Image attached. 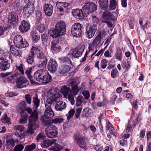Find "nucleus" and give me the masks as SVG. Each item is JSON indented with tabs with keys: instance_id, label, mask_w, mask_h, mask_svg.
Instances as JSON below:
<instances>
[{
	"instance_id": "obj_1",
	"label": "nucleus",
	"mask_w": 151,
	"mask_h": 151,
	"mask_svg": "<svg viewBox=\"0 0 151 151\" xmlns=\"http://www.w3.org/2000/svg\"><path fill=\"white\" fill-rule=\"evenodd\" d=\"M66 26L65 23L62 21L58 22L53 29L48 30V35L52 38L59 37L65 34L66 31Z\"/></svg>"
},
{
	"instance_id": "obj_2",
	"label": "nucleus",
	"mask_w": 151,
	"mask_h": 151,
	"mask_svg": "<svg viewBox=\"0 0 151 151\" xmlns=\"http://www.w3.org/2000/svg\"><path fill=\"white\" fill-rule=\"evenodd\" d=\"M38 112L37 109L33 111L32 114L28 116L29 127L27 129V132L30 134H33L34 130L38 127L37 123L38 119Z\"/></svg>"
},
{
	"instance_id": "obj_3",
	"label": "nucleus",
	"mask_w": 151,
	"mask_h": 151,
	"mask_svg": "<svg viewBox=\"0 0 151 151\" xmlns=\"http://www.w3.org/2000/svg\"><path fill=\"white\" fill-rule=\"evenodd\" d=\"M24 2L26 4L23 7L24 14H27L29 17L34 12L35 1L33 0H24Z\"/></svg>"
},
{
	"instance_id": "obj_4",
	"label": "nucleus",
	"mask_w": 151,
	"mask_h": 151,
	"mask_svg": "<svg viewBox=\"0 0 151 151\" xmlns=\"http://www.w3.org/2000/svg\"><path fill=\"white\" fill-rule=\"evenodd\" d=\"M14 43L15 46L19 49L28 47L29 44L27 41H23L22 37L19 35H17L14 37Z\"/></svg>"
},
{
	"instance_id": "obj_5",
	"label": "nucleus",
	"mask_w": 151,
	"mask_h": 151,
	"mask_svg": "<svg viewBox=\"0 0 151 151\" xmlns=\"http://www.w3.org/2000/svg\"><path fill=\"white\" fill-rule=\"evenodd\" d=\"M74 137V139L80 148L84 150V151H86L87 144L85 138L79 133L75 134Z\"/></svg>"
},
{
	"instance_id": "obj_6",
	"label": "nucleus",
	"mask_w": 151,
	"mask_h": 151,
	"mask_svg": "<svg viewBox=\"0 0 151 151\" xmlns=\"http://www.w3.org/2000/svg\"><path fill=\"white\" fill-rule=\"evenodd\" d=\"M81 24L79 23L73 24L71 26V32L73 36L75 37H80L82 32Z\"/></svg>"
},
{
	"instance_id": "obj_7",
	"label": "nucleus",
	"mask_w": 151,
	"mask_h": 151,
	"mask_svg": "<svg viewBox=\"0 0 151 151\" xmlns=\"http://www.w3.org/2000/svg\"><path fill=\"white\" fill-rule=\"evenodd\" d=\"M61 91L63 95L65 98H68L71 105H73L75 102L74 98L73 96L70 94L71 91L70 88L66 86H63L61 88Z\"/></svg>"
},
{
	"instance_id": "obj_8",
	"label": "nucleus",
	"mask_w": 151,
	"mask_h": 151,
	"mask_svg": "<svg viewBox=\"0 0 151 151\" xmlns=\"http://www.w3.org/2000/svg\"><path fill=\"white\" fill-rule=\"evenodd\" d=\"M8 19V24H10L14 27L17 25L19 22V19L16 13L14 11L10 12L9 14Z\"/></svg>"
},
{
	"instance_id": "obj_9",
	"label": "nucleus",
	"mask_w": 151,
	"mask_h": 151,
	"mask_svg": "<svg viewBox=\"0 0 151 151\" xmlns=\"http://www.w3.org/2000/svg\"><path fill=\"white\" fill-rule=\"evenodd\" d=\"M45 131L47 136L49 138H53L57 137L58 133V129L55 125L47 127Z\"/></svg>"
},
{
	"instance_id": "obj_10",
	"label": "nucleus",
	"mask_w": 151,
	"mask_h": 151,
	"mask_svg": "<svg viewBox=\"0 0 151 151\" xmlns=\"http://www.w3.org/2000/svg\"><path fill=\"white\" fill-rule=\"evenodd\" d=\"M83 12L86 15L92 13L97 9V6L94 3L88 2L83 6Z\"/></svg>"
},
{
	"instance_id": "obj_11",
	"label": "nucleus",
	"mask_w": 151,
	"mask_h": 151,
	"mask_svg": "<svg viewBox=\"0 0 151 151\" xmlns=\"http://www.w3.org/2000/svg\"><path fill=\"white\" fill-rule=\"evenodd\" d=\"M52 80V78L51 76L48 73H47L44 70L41 69L39 82L47 84L50 82Z\"/></svg>"
},
{
	"instance_id": "obj_12",
	"label": "nucleus",
	"mask_w": 151,
	"mask_h": 151,
	"mask_svg": "<svg viewBox=\"0 0 151 151\" xmlns=\"http://www.w3.org/2000/svg\"><path fill=\"white\" fill-rule=\"evenodd\" d=\"M86 30L87 37L91 39L94 36L97 30L96 25L95 24L87 25L86 27Z\"/></svg>"
},
{
	"instance_id": "obj_13",
	"label": "nucleus",
	"mask_w": 151,
	"mask_h": 151,
	"mask_svg": "<svg viewBox=\"0 0 151 151\" xmlns=\"http://www.w3.org/2000/svg\"><path fill=\"white\" fill-rule=\"evenodd\" d=\"M72 14L76 18L80 20H82L84 17H87V15L83 12V8L82 10L78 9H73Z\"/></svg>"
},
{
	"instance_id": "obj_14",
	"label": "nucleus",
	"mask_w": 151,
	"mask_h": 151,
	"mask_svg": "<svg viewBox=\"0 0 151 151\" xmlns=\"http://www.w3.org/2000/svg\"><path fill=\"white\" fill-rule=\"evenodd\" d=\"M30 27V24L29 22L24 20L22 21L19 26V29L21 32L24 33L29 29Z\"/></svg>"
},
{
	"instance_id": "obj_15",
	"label": "nucleus",
	"mask_w": 151,
	"mask_h": 151,
	"mask_svg": "<svg viewBox=\"0 0 151 151\" xmlns=\"http://www.w3.org/2000/svg\"><path fill=\"white\" fill-rule=\"evenodd\" d=\"M85 47L84 45L77 47L73 51L72 56L75 58H78L80 57L84 51Z\"/></svg>"
},
{
	"instance_id": "obj_16",
	"label": "nucleus",
	"mask_w": 151,
	"mask_h": 151,
	"mask_svg": "<svg viewBox=\"0 0 151 151\" xmlns=\"http://www.w3.org/2000/svg\"><path fill=\"white\" fill-rule=\"evenodd\" d=\"M58 64L55 60H50L48 62L47 68L48 70L52 73H54L57 69Z\"/></svg>"
},
{
	"instance_id": "obj_17",
	"label": "nucleus",
	"mask_w": 151,
	"mask_h": 151,
	"mask_svg": "<svg viewBox=\"0 0 151 151\" xmlns=\"http://www.w3.org/2000/svg\"><path fill=\"white\" fill-rule=\"evenodd\" d=\"M51 42V49L53 51H57L61 49L58 44L60 41V37H55Z\"/></svg>"
},
{
	"instance_id": "obj_18",
	"label": "nucleus",
	"mask_w": 151,
	"mask_h": 151,
	"mask_svg": "<svg viewBox=\"0 0 151 151\" xmlns=\"http://www.w3.org/2000/svg\"><path fill=\"white\" fill-rule=\"evenodd\" d=\"M32 51L35 53V54L36 55L37 58L39 60L47 58V57L45 55L44 53L41 51L40 49L38 47L32 46Z\"/></svg>"
},
{
	"instance_id": "obj_19",
	"label": "nucleus",
	"mask_w": 151,
	"mask_h": 151,
	"mask_svg": "<svg viewBox=\"0 0 151 151\" xmlns=\"http://www.w3.org/2000/svg\"><path fill=\"white\" fill-rule=\"evenodd\" d=\"M28 80L24 76H20L16 81V86L19 88H22L26 87V85L25 84L28 82Z\"/></svg>"
},
{
	"instance_id": "obj_20",
	"label": "nucleus",
	"mask_w": 151,
	"mask_h": 151,
	"mask_svg": "<svg viewBox=\"0 0 151 151\" xmlns=\"http://www.w3.org/2000/svg\"><path fill=\"white\" fill-rule=\"evenodd\" d=\"M56 5L60 12H63L66 11L68 7L69 6V4L68 3L58 1L56 3Z\"/></svg>"
},
{
	"instance_id": "obj_21",
	"label": "nucleus",
	"mask_w": 151,
	"mask_h": 151,
	"mask_svg": "<svg viewBox=\"0 0 151 151\" xmlns=\"http://www.w3.org/2000/svg\"><path fill=\"white\" fill-rule=\"evenodd\" d=\"M32 106L33 107L37 109L40 105V100L38 98V96L36 93H34L32 95Z\"/></svg>"
},
{
	"instance_id": "obj_22",
	"label": "nucleus",
	"mask_w": 151,
	"mask_h": 151,
	"mask_svg": "<svg viewBox=\"0 0 151 151\" xmlns=\"http://www.w3.org/2000/svg\"><path fill=\"white\" fill-rule=\"evenodd\" d=\"M44 11L45 14L48 16H50L53 12L52 5L50 4H45L44 5Z\"/></svg>"
},
{
	"instance_id": "obj_23",
	"label": "nucleus",
	"mask_w": 151,
	"mask_h": 151,
	"mask_svg": "<svg viewBox=\"0 0 151 151\" xmlns=\"http://www.w3.org/2000/svg\"><path fill=\"white\" fill-rule=\"evenodd\" d=\"M102 16L104 19L109 21H114L115 19L114 16L113 14L106 10L104 12Z\"/></svg>"
},
{
	"instance_id": "obj_24",
	"label": "nucleus",
	"mask_w": 151,
	"mask_h": 151,
	"mask_svg": "<svg viewBox=\"0 0 151 151\" xmlns=\"http://www.w3.org/2000/svg\"><path fill=\"white\" fill-rule=\"evenodd\" d=\"M40 119L42 124L47 127H50L52 124V119L50 118L41 116Z\"/></svg>"
},
{
	"instance_id": "obj_25",
	"label": "nucleus",
	"mask_w": 151,
	"mask_h": 151,
	"mask_svg": "<svg viewBox=\"0 0 151 151\" xmlns=\"http://www.w3.org/2000/svg\"><path fill=\"white\" fill-rule=\"evenodd\" d=\"M66 107V105L65 102L61 101L55 104V109L58 111H61L64 109Z\"/></svg>"
},
{
	"instance_id": "obj_26",
	"label": "nucleus",
	"mask_w": 151,
	"mask_h": 151,
	"mask_svg": "<svg viewBox=\"0 0 151 151\" xmlns=\"http://www.w3.org/2000/svg\"><path fill=\"white\" fill-rule=\"evenodd\" d=\"M45 111L44 114L42 116L51 118L54 116V113L50 107H47Z\"/></svg>"
},
{
	"instance_id": "obj_27",
	"label": "nucleus",
	"mask_w": 151,
	"mask_h": 151,
	"mask_svg": "<svg viewBox=\"0 0 151 151\" xmlns=\"http://www.w3.org/2000/svg\"><path fill=\"white\" fill-rule=\"evenodd\" d=\"M70 69V66L63 65L60 67L59 72L61 74H64L69 72Z\"/></svg>"
},
{
	"instance_id": "obj_28",
	"label": "nucleus",
	"mask_w": 151,
	"mask_h": 151,
	"mask_svg": "<svg viewBox=\"0 0 151 151\" xmlns=\"http://www.w3.org/2000/svg\"><path fill=\"white\" fill-rule=\"evenodd\" d=\"M35 53L32 51L31 49L30 52L29 54V55L26 58V61L29 64L32 65L34 62Z\"/></svg>"
},
{
	"instance_id": "obj_29",
	"label": "nucleus",
	"mask_w": 151,
	"mask_h": 151,
	"mask_svg": "<svg viewBox=\"0 0 151 151\" xmlns=\"http://www.w3.org/2000/svg\"><path fill=\"white\" fill-rule=\"evenodd\" d=\"M101 8L103 10H106L108 7V0H97Z\"/></svg>"
},
{
	"instance_id": "obj_30",
	"label": "nucleus",
	"mask_w": 151,
	"mask_h": 151,
	"mask_svg": "<svg viewBox=\"0 0 151 151\" xmlns=\"http://www.w3.org/2000/svg\"><path fill=\"white\" fill-rule=\"evenodd\" d=\"M2 71H5L6 70L9 69L10 67V64L8 63V60H1L0 62Z\"/></svg>"
},
{
	"instance_id": "obj_31",
	"label": "nucleus",
	"mask_w": 151,
	"mask_h": 151,
	"mask_svg": "<svg viewBox=\"0 0 151 151\" xmlns=\"http://www.w3.org/2000/svg\"><path fill=\"white\" fill-rule=\"evenodd\" d=\"M47 61V58L39 60L37 64L38 67L42 69L45 68Z\"/></svg>"
},
{
	"instance_id": "obj_32",
	"label": "nucleus",
	"mask_w": 151,
	"mask_h": 151,
	"mask_svg": "<svg viewBox=\"0 0 151 151\" xmlns=\"http://www.w3.org/2000/svg\"><path fill=\"white\" fill-rule=\"evenodd\" d=\"M32 69L29 68L27 69L25 71V73L26 74L28 78L30 80L32 84H34L35 82L33 81V77L31 75L32 73Z\"/></svg>"
},
{
	"instance_id": "obj_33",
	"label": "nucleus",
	"mask_w": 151,
	"mask_h": 151,
	"mask_svg": "<svg viewBox=\"0 0 151 151\" xmlns=\"http://www.w3.org/2000/svg\"><path fill=\"white\" fill-rule=\"evenodd\" d=\"M53 141L49 139L45 140L41 143V145L42 148H46L51 145Z\"/></svg>"
},
{
	"instance_id": "obj_34",
	"label": "nucleus",
	"mask_w": 151,
	"mask_h": 151,
	"mask_svg": "<svg viewBox=\"0 0 151 151\" xmlns=\"http://www.w3.org/2000/svg\"><path fill=\"white\" fill-rule=\"evenodd\" d=\"M71 86H72L71 92L73 93L74 96L77 94L79 91V89L78 85L77 84L74 85V83L72 82L71 84Z\"/></svg>"
},
{
	"instance_id": "obj_35",
	"label": "nucleus",
	"mask_w": 151,
	"mask_h": 151,
	"mask_svg": "<svg viewBox=\"0 0 151 151\" xmlns=\"http://www.w3.org/2000/svg\"><path fill=\"white\" fill-rule=\"evenodd\" d=\"M50 148V150L54 151H60L63 148L60 145L56 143H54L53 142Z\"/></svg>"
},
{
	"instance_id": "obj_36",
	"label": "nucleus",
	"mask_w": 151,
	"mask_h": 151,
	"mask_svg": "<svg viewBox=\"0 0 151 151\" xmlns=\"http://www.w3.org/2000/svg\"><path fill=\"white\" fill-rule=\"evenodd\" d=\"M36 20L37 24H39L42 21V12L38 10L37 11L36 14Z\"/></svg>"
},
{
	"instance_id": "obj_37",
	"label": "nucleus",
	"mask_w": 151,
	"mask_h": 151,
	"mask_svg": "<svg viewBox=\"0 0 151 151\" xmlns=\"http://www.w3.org/2000/svg\"><path fill=\"white\" fill-rule=\"evenodd\" d=\"M31 36L32 37V41L34 43L37 42L40 39V35L34 32H32Z\"/></svg>"
},
{
	"instance_id": "obj_38",
	"label": "nucleus",
	"mask_w": 151,
	"mask_h": 151,
	"mask_svg": "<svg viewBox=\"0 0 151 151\" xmlns=\"http://www.w3.org/2000/svg\"><path fill=\"white\" fill-rule=\"evenodd\" d=\"M36 147V144L32 143L31 145H26L24 148V151H33L35 149Z\"/></svg>"
},
{
	"instance_id": "obj_39",
	"label": "nucleus",
	"mask_w": 151,
	"mask_h": 151,
	"mask_svg": "<svg viewBox=\"0 0 151 151\" xmlns=\"http://www.w3.org/2000/svg\"><path fill=\"white\" fill-rule=\"evenodd\" d=\"M101 38L100 35H98L96 37L92 42V45L94 46H98L101 43Z\"/></svg>"
},
{
	"instance_id": "obj_40",
	"label": "nucleus",
	"mask_w": 151,
	"mask_h": 151,
	"mask_svg": "<svg viewBox=\"0 0 151 151\" xmlns=\"http://www.w3.org/2000/svg\"><path fill=\"white\" fill-rule=\"evenodd\" d=\"M2 118L1 119L2 122L7 123L8 124H11V122H10V119L9 117H8L7 115L6 114H4L2 116Z\"/></svg>"
},
{
	"instance_id": "obj_41",
	"label": "nucleus",
	"mask_w": 151,
	"mask_h": 151,
	"mask_svg": "<svg viewBox=\"0 0 151 151\" xmlns=\"http://www.w3.org/2000/svg\"><path fill=\"white\" fill-rule=\"evenodd\" d=\"M55 101L53 100V96L50 97L47 99L46 100L47 103V104H45V107H50L51 105L52 104H54Z\"/></svg>"
},
{
	"instance_id": "obj_42",
	"label": "nucleus",
	"mask_w": 151,
	"mask_h": 151,
	"mask_svg": "<svg viewBox=\"0 0 151 151\" xmlns=\"http://www.w3.org/2000/svg\"><path fill=\"white\" fill-rule=\"evenodd\" d=\"M11 27V26L10 24H8L7 26L5 27L2 26H0V36L4 34V31H8Z\"/></svg>"
},
{
	"instance_id": "obj_43",
	"label": "nucleus",
	"mask_w": 151,
	"mask_h": 151,
	"mask_svg": "<svg viewBox=\"0 0 151 151\" xmlns=\"http://www.w3.org/2000/svg\"><path fill=\"white\" fill-rule=\"evenodd\" d=\"M35 25L37 29L40 33L43 32L45 30V26L43 24L40 23L37 24L35 22Z\"/></svg>"
},
{
	"instance_id": "obj_44",
	"label": "nucleus",
	"mask_w": 151,
	"mask_h": 151,
	"mask_svg": "<svg viewBox=\"0 0 151 151\" xmlns=\"http://www.w3.org/2000/svg\"><path fill=\"white\" fill-rule=\"evenodd\" d=\"M41 72V69H40L37 70L34 73L33 77V81L35 80L39 82Z\"/></svg>"
},
{
	"instance_id": "obj_45",
	"label": "nucleus",
	"mask_w": 151,
	"mask_h": 151,
	"mask_svg": "<svg viewBox=\"0 0 151 151\" xmlns=\"http://www.w3.org/2000/svg\"><path fill=\"white\" fill-rule=\"evenodd\" d=\"M91 111L89 108H85L83 110L82 116L83 117H88L90 116Z\"/></svg>"
},
{
	"instance_id": "obj_46",
	"label": "nucleus",
	"mask_w": 151,
	"mask_h": 151,
	"mask_svg": "<svg viewBox=\"0 0 151 151\" xmlns=\"http://www.w3.org/2000/svg\"><path fill=\"white\" fill-rule=\"evenodd\" d=\"M59 60L62 63H71L70 60L67 57H63L59 58Z\"/></svg>"
},
{
	"instance_id": "obj_47",
	"label": "nucleus",
	"mask_w": 151,
	"mask_h": 151,
	"mask_svg": "<svg viewBox=\"0 0 151 151\" xmlns=\"http://www.w3.org/2000/svg\"><path fill=\"white\" fill-rule=\"evenodd\" d=\"M116 2L115 0H112L110 1L109 8L111 10H114L116 6Z\"/></svg>"
},
{
	"instance_id": "obj_48",
	"label": "nucleus",
	"mask_w": 151,
	"mask_h": 151,
	"mask_svg": "<svg viewBox=\"0 0 151 151\" xmlns=\"http://www.w3.org/2000/svg\"><path fill=\"white\" fill-rule=\"evenodd\" d=\"M115 57L119 60H120L122 58V50L119 47L117 49Z\"/></svg>"
},
{
	"instance_id": "obj_49",
	"label": "nucleus",
	"mask_w": 151,
	"mask_h": 151,
	"mask_svg": "<svg viewBox=\"0 0 151 151\" xmlns=\"http://www.w3.org/2000/svg\"><path fill=\"white\" fill-rule=\"evenodd\" d=\"M8 56L5 52L3 50H0V61H1V60H7Z\"/></svg>"
},
{
	"instance_id": "obj_50",
	"label": "nucleus",
	"mask_w": 151,
	"mask_h": 151,
	"mask_svg": "<svg viewBox=\"0 0 151 151\" xmlns=\"http://www.w3.org/2000/svg\"><path fill=\"white\" fill-rule=\"evenodd\" d=\"M26 106V104L25 102L22 101L19 103L17 105V107L21 111L24 110Z\"/></svg>"
},
{
	"instance_id": "obj_51",
	"label": "nucleus",
	"mask_w": 151,
	"mask_h": 151,
	"mask_svg": "<svg viewBox=\"0 0 151 151\" xmlns=\"http://www.w3.org/2000/svg\"><path fill=\"white\" fill-rule=\"evenodd\" d=\"M84 100L83 97L82 96H78L76 98V106L77 107H81V105L82 103Z\"/></svg>"
},
{
	"instance_id": "obj_52",
	"label": "nucleus",
	"mask_w": 151,
	"mask_h": 151,
	"mask_svg": "<svg viewBox=\"0 0 151 151\" xmlns=\"http://www.w3.org/2000/svg\"><path fill=\"white\" fill-rule=\"evenodd\" d=\"M14 128V129L17 130L19 132H23L25 129L24 126L21 125L15 126Z\"/></svg>"
},
{
	"instance_id": "obj_53",
	"label": "nucleus",
	"mask_w": 151,
	"mask_h": 151,
	"mask_svg": "<svg viewBox=\"0 0 151 151\" xmlns=\"http://www.w3.org/2000/svg\"><path fill=\"white\" fill-rule=\"evenodd\" d=\"M26 133L28 134H29L28 132H27V131L26 132H24L23 131V132H19L18 131H16V132H15V134L17 136L19 137H20V138H22L24 137L25 135H26ZM29 134H31L30 133Z\"/></svg>"
},
{
	"instance_id": "obj_54",
	"label": "nucleus",
	"mask_w": 151,
	"mask_h": 151,
	"mask_svg": "<svg viewBox=\"0 0 151 151\" xmlns=\"http://www.w3.org/2000/svg\"><path fill=\"white\" fill-rule=\"evenodd\" d=\"M6 144L10 147H13L15 145V142L13 138H10L6 140Z\"/></svg>"
},
{
	"instance_id": "obj_55",
	"label": "nucleus",
	"mask_w": 151,
	"mask_h": 151,
	"mask_svg": "<svg viewBox=\"0 0 151 151\" xmlns=\"http://www.w3.org/2000/svg\"><path fill=\"white\" fill-rule=\"evenodd\" d=\"M118 73L119 72L117 69H113L111 72V76L112 78H114L116 77Z\"/></svg>"
},
{
	"instance_id": "obj_56",
	"label": "nucleus",
	"mask_w": 151,
	"mask_h": 151,
	"mask_svg": "<svg viewBox=\"0 0 151 151\" xmlns=\"http://www.w3.org/2000/svg\"><path fill=\"white\" fill-rule=\"evenodd\" d=\"M63 118H57L53 119H52V124L54 123L56 124L57 123L60 124L63 122Z\"/></svg>"
},
{
	"instance_id": "obj_57",
	"label": "nucleus",
	"mask_w": 151,
	"mask_h": 151,
	"mask_svg": "<svg viewBox=\"0 0 151 151\" xmlns=\"http://www.w3.org/2000/svg\"><path fill=\"white\" fill-rule=\"evenodd\" d=\"M24 146L22 145L19 144L17 145L14 148L13 151H22L23 150Z\"/></svg>"
},
{
	"instance_id": "obj_58",
	"label": "nucleus",
	"mask_w": 151,
	"mask_h": 151,
	"mask_svg": "<svg viewBox=\"0 0 151 151\" xmlns=\"http://www.w3.org/2000/svg\"><path fill=\"white\" fill-rule=\"evenodd\" d=\"M24 67V66L23 65L21 64L19 66H16V68L20 72L21 74L24 75V71L23 70Z\"/></svg>"
},
{
	"instance_id": "obj_59",
	"label": "nucleus",
	"mask_w": 151,
	"mask_h": 151,
	"mask_svg": "<svg viewBox=\"0 0 151 151\" xmlns=\"http://www.w3.org/2000/svg\"><path fill=\"white\" fill-rule=\"evenodd\" d=\"M12 53L17 56H21L22 54V52L20 50H17L16 49L12 50Z\"/></svg>"
},
{
	"instance_id": "obj_60",
	"label": "nucleus",
	"mask_w": 151,
	"mask_h": 151,
	"mask_svg": "<svg viewBox=\"0 0 151 151\" xmlns=\"http://www.w3.org/2000/svg\"><path fill=\"white\" fill-rule=\"evenodd\" d=\"M90 20L92 21L94 24H96L98 23L99 21V19L96 16H92L90 18Z\"/></svg>"
},
{
	"instance_id": "obj_61",
	"label": "nucleus",
	"mask_w": 151,
	"mask_h": 151,
	"mask_svg": "<svg viewBox=\"0 0 151 151\" xmlns=\"http://www.w3.org/2000/svg\"><path fill=\"white\" fill-rule=\"evenodd\" d=\"M82 107H79L77 108L76 110V113L75 114V116L76 118L79 117L80 114L81 112Z\"/></svg>"
},
{
	"instance_id": "obj_62",
	"label": "nucleus",
	"mask_w": 151,
	"mask_h": 151,
	"mask_svg": "<svg viewBox=\"0 0 151 151\" xmlns=\"http://www.w3.org/2000/svg\"><path fill=\"white\" fill-rule=\"evenodd\" d=\"M130 67V63L128 61H127V62L123 61L122 62V67L124 68H126V69H129Z\"/></svg>"
},
{
	"instance_id": "obj_63",
	"label": "nucleus",
	"mask_w": 151,
	"mask_h": 151,
	"mask_svg": "<svg viewBox=\"0 0 151 151\" xmlns=\"http://www.w3.org/2000/svg\"><path fill=\"white\" fill-rule=\"evenodd\" d=\"M108 63V60L106 59H102L101 61V68L104 69L107 65V64Z\"/></svg>"
},
{
	"instance_id": "obj_64",
	"label": "nucleus",
	"mask_w": 151,
	"mask_h": 151,
	"mask_svg": "<svg viewBox=\"0 0 151 151\" xmlns=\"http://www.w3.org/2000/svg\"><path fill=\"white\" fill-rule=\"evenodd\" d=\"M25 100L26 102L30 104L31 103V97L30 96L29 94H26L25 95Z\"/></svg>"
}]
</instances>
